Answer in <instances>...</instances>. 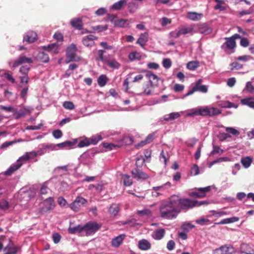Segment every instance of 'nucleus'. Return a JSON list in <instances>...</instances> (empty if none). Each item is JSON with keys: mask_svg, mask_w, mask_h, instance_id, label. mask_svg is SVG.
Segmentation results:
<instances>
[{"mask_svg": "<svg viewBox=\"0 0 254 254\" xmlns=\"http://www.w3.org/2000/svg\"><path fill=\"white\" fill-rule=\"evenodd\" d=\"M177 201L173 195L161 204L159 207L161 217L167 219H173L177 217L179 213V209L177 206Z\"/></svg>", "mask_w": 254, "mask_h": 254, "instance_id": "nucleus-1", "label": "nucleus"}, {"mask_svg": "<svg viewBox=\"0 0 254 254\" xmlns=\"http://www.w3.org/2000/svg\"><path fill=\"white\" fill-rule=\"evenodd\" d=\"M174 199L177 200V206L179 209V213L181 210L189 209L195 207L194 200L189 198H181L178 195H174Z\"/></svg>", "mask_w": 254, "mask_h": 254, "instance_id": "nucleus-2", "label": "nucleus"}, {"mask_svg": "<svg viewBox=\"0 0 254 254\" xmlns=\"http://www.w3.org/2000/svg\"><path fill=\"white\" fill-rule=\"evenodd\" d=\"M226 42L221 46V48L227 54H231L235 52L236 47V41L231 37L225 38Z\"/></svg>", "mask_w": 254, "mask_h": 254, "instance_id": "nucleus-3", "label": "nucleus"}, {"mask_svg": "<svg viewBox=\"0 0 254 254\" xmlns=\"http://www.w3.org/2000/svg\"><path fill=\"white\" fill-rule=\"evenodd\" d=\"M55 206L54 200L52 197L46 199L41 204L40 211L42 213H46L52 210Z\"/></svg>", "mask_w": 254, "mask_h": 254, "instance_id": "nucleus-4", "label": "nucleus"}, {"mask_svg": "<svg viewBox=\"0 0 254 254\" xmlns=\"http://www.w3.org/2000/svg\"><path fill=\"white\" fill-rule=\"evenodd\" d=\"M87 202V200L82 197L77 196L69 205V207L74 212L78 211Z\"/></svg>", "mask_w": 254, "mask_h": 254, "instance_id": "nucleus-5", "label": "nucleus"}, {"mask_svg": "<svg viewBox=\"0 0 254 254\" xmlns=\"http://www.w3.org/2000/svg\"><path fill=\"white\" fill-rule=\"evenodd\" d=\"M202 116H214L221 113V111L217 108L204 106H201Z\"/></svg>", "mask_w": 254, "mask_h": 254, "instance_id": "nucleus-6", "label": "nucleus"}, {"mask_svg": "<svg viewBox=\"0 0 254 254\" xmlns=\"http://www.w3.org/2000/svg\"><path fill=\"white\" fill-rule=\"evenodd\" d=\"M100 228V226L95 222H89L83 226V235H90L95 233Z\"/></svg>", "mask_w": 254, "mask_h": 254, "instance_id": "nucleus-7", "label": "nucleus"}, {"mask_svg": "<svg viewBox=\"0 0 254 254\" xmlns=\"http://www.w3.org/2000/svg\"><path fill=\"white\" fill-rule=\"evenodd\" d=\"M235 249L230 245H225L214 250L215 254H233Z\"/></svg>", "mask_w": 254, "mask_h": 254, "instance_id": "nucleus-8", "label": "nucleus"}, {"mask_svg": "<svg viewBox=\"0 0 254 254\" xmlns=\"http://www.w3.org/2000/svg\"><path fill=\"white\" fill-rule=\"evenodd\" d=\"M33 60L31 58L26 57L24 55H21L18 58L15 60L12 65V67H16L24 64H32Z\"/></svg>", "mask_w": 254, "mask_h": 254, "instance_id": "nucleus-9", "label": "nucleus"}, {"mask_svg": "<svg viewBox=\"0 0 254 254\" xmlns=\"http://www.w3.org/2000/svg\"><path fill=\"white\" fill-rule=\"evenodd\" d=\"M76 52V48L74 44H71L66 49V55L68 60H66L65 63H68L69 62L72 61L75 57V53Z\"/></svg>", "mask_w": 254, "mask_h": 254, "instance_id": "nucleus-10", "label": "nucleus"}, {"mask_svg": "<svg viewBox=\"0 0 254 254\" xmlns=\"http://www.w3.org/2000/svg\"><path fill=\"white\" fill-rule=\"evenodd\" d=\"M211 190V186L198 189L197 192H193L191 193L192 197L202 198L206 196V192Z\"/></svg>", "mask_w": 254, "mask_h": 254, "instance_id": "nucleus-11", "label": "nucleus"}, {"mask_svg": "<svg viewBox=\"0 0 254 254\" xmlns=\"http://www.w3.org/2000/svg\"><path fill=\"white\" fill-rule=\"evenodd\" d=\"M131 174L134 179L138 180H144L148 178V176L146 173L137 169L132 170Z\"/></svg>", "mask_w": 254, "mask_h": 254, "instance_id": "nucleus-12", "label": "nucleus"}, {"mask_svg": "<svg viewBox=\"0 0 254 254\" xmlns=\"http://www.w3.org/2000/svg\"><path fill=\"white\" fill-rule=\"evenodd\" d=\"M167 186L170 187V183L167 182L164 185L153 187V190L152 191V196L154 197H157L160 195H161L162 194V191L165 190V187Z\"/></svg>", "mask_w": 254, "mask_h": 254, "instance_id": "nucleus-13", "label": "nucleus"}, {"mask_svg": "<svg viewBox=\"0 0 254 254\" xmlns=\"http://www.w3.org/2000/svg\"><path fill=\"white\" fill-rule=\"evenodd\" d=\"M203 17L202 13H198L193 11H189L187 13V17L192 21H197L201 20Z\"/></svg>", "mask_w": 254, "mask_h": 254, "instance_id": "nucleus-14", "label": "nucleus"}, {"mask_svg": "<svg viewBox=\"0 0 254 254\" xmlns=\"http://www.w3.org/2000/svg\"><path fill=\"white\" fill-rule=\"evenodd\" d=\"M97 39V38L93 35H88L83 37L82 42L84 46L86 47H91L94 44V40Z\"/></svg>", "mask_w": 254, "mask_h": 254, "instance_id": "nucleus-15", "label": "nucleus"}, {"mask_svg": "<svg viewBox=\"0 0 254 254\" xmlns=\"http://www.w3.org/2000/svg\"><path fill=\"white\" fill-rule=\"evenodd\" d=\"M146 76L149 79L151 86H155L158 84L159 78L156 75L150 71H147L146 74Z\"/></svg>", "mask_w": 254, "mask_h": 254, "instance_id": "nucleus-16", "label": "nucleus"}, {"mask_svg": "<svg viewBox=\"0 0 254 254\" xmlns=\"http://www.w3.org/2000/svg\"><path fill=\"white\" fill-rule=\"evenodd\" d=\"M187 117L190 116H202V109L201 106H199L196 108H194L191 109H189L186 111Z\"/></svg>", "mask_w": 254, "mask_h": 254, "instance_id": "nucleus-17", "label": "nucleus"}, {"mask_svg": "<svg viewBox=\"0 0 254 254\" xmlns=\"http://www.w3.org/2000/svg\"><path fill=\"white\" fill-rule=\"evenodd\" d=\"M37 38V34L34 31L27 32L23 37V41L28 43L34 42Z\"/></svg>", "mask_w": 254, "mask_h": 254, "instance_id": "nucleus-18", "label": "nucleus"}, {"mask_svg": "<svg viewBox=\"0 0 254 254\" xmlns=\"http://www.w3.org/2000/svg\"><path fill=\"white\" fill-rule=\"evenodd\" d=\"M138 248L143 251H147L151 249V243L146 239H142L138 241Z\"/></svg>", "mask_w": 254, "mask_h": 254, "instance_id": "nucleus-19", "label": "nucleus"}, {"mask_svg": "<svg viewBox=\"0 0 254 254\" xmlns=\"http://www.w3.org/2000/svg\"><path fill=\"white\" fill-rule=\"evenodd\" d=\"M126 235L124 234L120 235L114 238L112 241V246L114 248L119 247L125 239Z\"/></svg>", "mask_w": 254, "mask_h": 254, "instance_id": "nucleus-20", "label": "nucleus"}, {"mask_svg": "<svg viewBox=\"0 0 254 254\" xmlns=\"http://www.w3.org/2000/svg\"><path fill=\"white\" fill-rule=\"evenodd\" d=\"M32 109L30 107H24L23 109L17 111L16 114H13L15 115V118L18 119L20 118L24 117L27 114L31 113Z\"/></svg>", "mask_w": 254, "mask_h": 254, "instance_id": "nucleus-21", "label": "nucleus"}, {"mask_svg": "<svg viewBox=\"0 0 254 254\" xmlns=\"http://www.w3.org/2000/svg\"><path fill=\"white\" fill-rule=\"evenodd\" d=\"M241 103L243 105L248 106L250 108L254 109V97L249 96L242 99Z\"/></svg>", "mask_w": 254, "mask_h": 254, "instance_id": "nucleus-22", "label": "nucleus"}, {"mask_svg": "<svg viewBox=\"0 0 254 254\" xmlns=\"http://www.w3.org/2000/svg\"><path fill=\"white\" fill-rule=\"evenodd\" d=\"M165 234V231L164 229H159L154 231L152 235V237L156 240H160L162 239Z\"/></svg>", "mask_w": 254, "mask_h": 254, "instance_id": "nucleus-23", "label": "nucleus"}, {"mask_svg": "<svg viewBox=\"0 0 254 254\" xmlns=\"http://www.w3.org/2000/svg\"><path fill=\"white\" fill-rule=\"evenodd\" d=\"M181 116L180 112H173L169 114L165 115L163 117V120L165 121H172L179 118Z\"/></svg>", "mask_w": 254, "mask_h": 254, "instance_id": "nucleus-24", "label": "nucleus"}, {"mask_svg": "<svg viewBox=\"0 0 254 254\" xmlns=\"http://www.w3.org/2000/svg\"><path fill=\"white\" fill-rule=\"evenodd\" d=\"M148 39V34L147 32L141 34L137 41L136 43L139 44L141 47H144Z\"/></svg>", "mask_w": 254, "mask_h": 254, "instance_id": "nucleus-25", "label": "nucleus"}, {"mask_svg": "<svg viewBox=\"0 0 254 254\" xmlns=\"http://www.w3.org/2000/svg\"><path fill=\"white\" fill-rule=\"evenodd\" d=\"M22 165V163H18L17 162L12 164L6 171L4 172L5 175H10L14 171L18 170Z\"/></svg>", "mask_w": 254, "mask_h": 254, "instance_id": "nucleus-26", "label": "nucleus"}, {"mask_svg": "<svg viewBox=\"0 0 254 254\" xmlns=\"http://www.w3.org/2000/svg\"><path fill=\"white\" fill-rule=\"evenodd\" d=\"M129 24L130 22L128 20L124 19H120L114 22V24L115 26L122 28L128 27Z\"/></svg>", "mask_w": 254, "mask_h": 254, "instance_id": "nucleus-27", "label": "nucleus"}, {"mask_svg": "<svg viewBox=\"0 0 254 254\" xmlns=\"http://www.w3.org/2000/svg\"><path fill=\"white\" fill-rule=\"evenodd\" d=\"M105 63L107 64L109 67L114 69H119L121 67V64L114 58L110 59L108 58Z\"/></svg>", "mask_w": 254, "mask_h": 254, "instance_id": "nucleus-28", "label": "nucleus"}, {"mask_svg": "<svg viewBox=\"0 0 254 254\" xmlns=\"http://www.w3.org/2000/svg\"><path fill=\"white\" fill-rule=\"evenodd\" d=\"M68 232L70 234L79 233L83 235V226L78 225L74 227H69Z\"/></svg>", "mask_w": 254, "mask_h": 254, "instance_id": "nucleus-29", "label": "nucleus"}, {"mask_svg": "<svg viewBox=\"0 0 254 254\" xmlns=\"http://www.w3.org/2000/svg\"><path fill=\"white\" fill-rule=\"evenodd\" d=\"M217 4L214 6L215 9H219L221 11L226 8L227 5L224 0H213Z\"/></svg>", "mask_w": 254, "mask_h": 254, "instance_id": "nucleus-30", "label": "nucleus"}, {"mask_svg": "<svg viewBox=\"0 0 254 254\" xmlns=\"http://www.w3.org/2000/svg\"><path fill=\"white\" fill-rule=\"evenodd\" d=\"M239 220V218L238 217H232L223 219L220 222L215 223L217 225L229 224L237 222Z\"/></svg>", "mask_w": 254, "mask_h": 254, "instance_id": "nucleus-31", "label": "nucleus"}, {"mask_svg": "<svg viewBox=\"0 0 254 254\" xmlns=\"http://www.w3.org/2000/svg\"><path fill=\"white\" fill-rule=\"evenodd\" d=\"M109 212L114 215H116L119 211V205L118 204L113 203L109 208Z\"/></svg>", "mask_w": 254, "mask_h": 254, "instance_id": "nucleus-32", "label": "nucleus"}, {"mask_svg": "<svg viewBox=\"0 0 254 254\" xmlns=\"http://www.w3.org/2000/svg\"><path fill=\"white\" fill-rule=\"evenodd\" d=\"M199 66V63L197 61H193L189 62L187 64L188 69L190 70H194Z\"/></svg>", "mask_w": 254, "mask_h": 254, "instance_id": "nucleus-33", "label": "nucleus"}, {"mask_svg": "<svg viewBox=\"0 0 254 254\" xmlns=\"http://www.w3.org/2000/svg\"><path fill=\"white\" fill-rule=\"evenodd\" d=\"M126 4L125 0H120L119 1L115 3L111 7L113 10H120L122 7Z\"/></svg>", "mask_w": 254, "mask_h": 254, "instance_id": "nucleus-34", "label": "nucleus"}, {"mask_svg": "<svg viewBox=\"0 0 254 254\" xmlns=\"http://www.w3.org/2000/svg\"><path fill=\"white\" fill-rule=\"evenodd\" d=\"M71 24L77 29H80L82 28V21L79 18H74L71 20Z\"/></svg>", "mask_w": 254, "mask_h": 254, "instance_id": "nucleus-35", "label": "nucleus"}, {"mask_svg": "<svg viewBox=\"0 0 254 254\" xmlns=\"http://www.w3.org/2000/svg\"><path fill=\"white\" fill-rule=\"evenodd\" d=\"M122 179L125 186H129L132 185V181L130 176L127 174L123 175Z\"/></svg>", "mask_w": 254, "mask_h": 254, "instance_id": "nucleus-36", "label": "nucleus"}, {"mask_svg": "<svg viewBox=\"0 0 254 254\" xmlns=\"http://www.w3.org/2000/svg\"><path fill=\"white\" fill-rule=\"evenodd\" d=\"M90 144V140L87 137H84L79 140L78 143V147H83L88 146Z\"/></svg>", "mask_w": 254, "mask_h": 254, "instance_id": "nucleus-37", "label": "nucleus"}, {"mask_svg": "<svg viewBox=\"0 0 254 254\" xmlns=\"http://www.w3.org/2000/svg\"><path fill=\"white\" fill-rule=\"evenodd\" d=\"M98 84L99 86L103 87L105 86L107 82V77L106 75L102 74L98 78Z\"/></svg>", "mask_w": 254, "mask_h": 254, "instance_id": "nucleus-38", "label": "nucleus"}, {"mask_svg": "<svg viewBox=\"0 0 254 254\" xmlns=\"http://www.w3.org/2000/svg\"><path fill=\"white\" fill-rule=\"evenodd\" d=\"M252 162V159L250 157L243 158L241 159V163L245 168L249 167Z\"/></svg>", "mask_w": 254, "mask_h": 254, "instance_id": "nucleus-39", "label": "nucleus"}, {"mask_svg": "<svg viewBox=\"0 0 254 254\" xmlns=\"http://www.w3.org/2000/svg\"><path fill=\"white\" fill-rule=\"evenodd\" d=\"M137 213L140 216H146L147 217H151L152 214V211L148 208H145L142 210L138 211Z\"/></svg>", "mask_w": 254, "mask_h": 254, "instance_id": "nucleus-40", "label": "nucleus"}, {"mask_svg": "<svg viewBox=\"0 0 254 254\" xmlns=\"http://www.w3.org/2000/svg\"><path fill=\"white\" fill-rule=\"evenodd\" d=\"M89 139L90 140V144L95 145L99 141L101 140L102 137L101 134H96Z\"/></svg>", "mask_w": 254, "mask_h": 254, "instance_id": "nucleus-41", "label": "nucleus"}, {"mask_svg": "<svg viewBox=\"0 0 254 254\" xmlns=\"http://www.w3.org/2000/svg\"><path fill=\"white\" fill-rule=\"evenodd\" d=\"M225 130L235 136H238L240 134V132L237 129L232 127H225Z\"/></svg>", "mask_w": 254, "mask_h": 254, "instance_id": "nucleus-42", "label": "nucleus"}, {"mask_svg": "<svg viewBox=\"0 0 254 254\" xmlns=\"http://www.w3.org/2000/svg\"><path fill=\"white\" fill-rule=\"evenodd\" d=\"M72 143L71 142L69 141H66L62 143L56 144V146H57L58 150L60 149H63L66 147L70 146L72 145Z\"/></svg>", "mask_w": 254, "mask_h": 254, "instance_id": "nucleus-43", "label": "nucleus"}, {"mask_svg": "<svg viewBox=\"0 0 254 254\" xmlns=\"http://www.w3.org/2000/svg\"><path fill=\"white\" fill-rule=\"evenodd\" d=\"M9 207V204L7 201L2 200L0 201V210L5 211L8 210Z\"/></svg>", "mask_w": 254, "mask_h": 254, "instance_id": "nucleus-44", "label": "nucleus"}, {"mask_svg": "<svg viewBox=\"0 0 254 254\" xmlns=\"http://www.w3.org/2000/svg\"><path fill=\"white\" fill-rule=\"evenodd\" d=\"M128 58L131 61L135 60H139L141 59V56L138 52H132L129 54Z\"/></svg>", "mask_w": 254, "mask_h": 254, "instance_id": "nucleus-45", "label": "nucleus"}, {"mask_svg": "<svg viewBox=\"0 0 254 254\" xmlns=\"http://www.w3.org/2000/svg\"><path fill=\"white\" fill-rule=\"evenodd\" d=\"M58 46L57 44L54 43L51 45H48L46 49H47L49 51H53L54 53H57L58 52Z\"/></svg>", "mask_w": 254, "mask_h": 254, "instance_id": "nucleus-46", "label": "nucleus"}, {"mask_svg": "<svg viewBox=\"0 0 254 254\" xmlns=\"http://www.w3.org/2000/svg\"><path fill=\"white\" fill-rule=\"evenodd\" d=\"M190 174L192 176H196L199 174V169L198 166L196 164H193L190 169Z\"/></svg>", "mask_w": 254, "mask_h": 254, "instance_id": "nucleus-47", "label": "nucleus"}, {"mask_svg": "<svg viewBox=\"0 0 254 254\" xmlns=\"http://www.w3.org/2000/svg\"><path fill=\"white\" fill-rule=\"evenodd\" d=\"M0 109L1 110H4L5 111H6L7 112H10V113H12L13 114H16V113L17 112L16 109H15L12 107H11V106L6 107V106H0Z\"/></svg>", "mask_w": 254, "mask_h": 254, "instance_id": "nucleus-48", "label": "nucleus"}, {"mask_svg": "<svg viewBox=\"0 0 254 254\" xmlns=\"http://www.w3.org/2000/svg\"><path fill=\"white\" fill-rule=\"evenodd\" d=\"M244 90H246L250 93H253L254 92V86L253 85L251 82L249 81L246 83Z\"/></svg>", "mask_w": 254, "mask_h": 254, "instance_id": "nucleus-49", "label": "nucleus"}, {"mask_svg": "<svg viewBox=\"0 0 254 254\" xmlns=\"http://www.w3.org/2000/svg\"><path fill=\"white\" fill-rule=\"evenodd\" d=\"M63 106L67 110H73L75 106L73 103L70 101H64L63 104Z\"/></svg>", "mask_w": 254, "mask_h": 254, "instance_id": "nucleus-50", "label": "nucleus"}, {"mask_svg": "<svg viewBox=\"0 0 254 254\" xmlns=\"http://www.w3.org/2000/svg\"><path fill=\"white\" fill-rule=\"evenodd\" d=\"M195 222L200 225H205L210 222V220L208 218L203 217L196 220Z\"/></svg>", "mask_w": 254, "mask_h": 254, "instance_id": "nucleus-51", "label": "nucleus"}, {"mask_svg": "<svg viewBox=\"0 0 254 254\" xmlns=\"http://www.w3.org/2000/svg\"><path fill=\"white\" fill-rule=\"evenodd\" d=\"M93 30L97 31L98 32H103L108 29L107 25H97L93 27Z\"/></svg>", "mask_w": 254, "mask_h": 254, "instance_id": "nucleus-52", "label": "nucleus"}, {"mask_svg": "<svg viewBox=\"0 0 254 254\" xmlns=\"http://www.w3.org/2000/svg\"><path fill=\"white\" fill-rule=\"evenodd\" d=\"M195 89L203 93H206L208 91L207 86L206 85H195Z\"/></svg>", "mask_w": 254, "mask_h": 254, "instance_id": "nucleus-53", "label": "nucleus"}, {"mask_svg": "<svg viewBox=\"0 0 254 254\" xmlns=\"http://www.w3.org/2000/svg\"><path fill=\"white\" fill-rule=\"evenodd\" d=\"M27 155V156H28L29 159H33L35 157H36L38 155H41L43 152H42L41 151H38L37 152L35 151H31V152H28L26 153Z\"/></svg>", "mask_w": 254, "mask_h": 254, "instance_id": "nucleus-54", "label": "nucleus"}, {"mask_svg": "<svg viewBox=\"0 0 254 254\" xmlns=\"http://www.w3.org/2000/svg\"><path fill=\"white\" fill-rule=\"evenodd\" d=\"M218 105L222 108H231L230 105L231 104V102L226 101H220L217 103Z\"/></svg>", "mask_w": 254, "mask_h": 254, "instance_id": "nucleus-55", "label": "nucleus"}, {"mask_svg": "<svg viewBox=\"0 0 254 254\" xmlns=\"http://www.w3.org/2000/svg\"><path fill=\"white\" fill-rule=\"evenodd\" d=\"M231 70L239 69L243 67V65L238 62H235L231 64Z\"/></svg>", "mask_w": 254, "mask_h": 254, "instance_id": "nucleus-56", "label": "nucleus"}, {"mask_svg": "<svg viewBox=\"0 0 254 254\" xmlns=\"http://www.w3.org/2000/svg\"><path fill=\"white\" fill-rule=\"evenodd\" d=\"M181 35H185L189 33H192L193 28L191 27L183 28L180 29Z\"/></svg>", "mask_w": 254, "mask_h": 254, "instance_id": "nucleus-57", "label": "nucleus"}, {"mask_svg": "<svg viewBox=\"0 0 254 254\" xmlns=\"http://www.w3.org/2000/svg\"><path fill=\"white\" fill-rule=\"evenodd\" d=\"M103 146L109 150H112L114 149H116L118 147V146L116 145H115L114 144L108 143V142H105L103 143Z\"/></svg>", "mask_w": 254, "mask_h": 254, "instance_id": "nucleus-58", "label": "nucleus"}, {"mask_svg": "<svg viewBox=\"0 0 254 254\" xmlns=\"http://www.w3.org/2000/svg\"><path fill=\"white\" fill-rule=\"evenodd\" d=\"M250 42L249 40L245 37L241 38L240 41V45L243 47H247L249 45Z\"/></svg>", "mask_w": 254, "mask_h": 254, "instance_id": "nucleus-59", "label": "nucleus"}, {"mask_svg": "<svg viewBox=\"0 0 254 254\" xmlns=\"http://www.w3.org/2000/svg\"><path fill=\"white\" fill-rule=\"evenodd\" d=\"M53 37L59 42H62L64 40L63 35L61 33L59 32H56L54 35Z\"/></svg>", "mask_w": 254, "mask_h": 254, "instance_id": "nucleus-60", "label": "nucleus"}, {"mask_svg": "<svg viewBox=\"0 0 254 254\" xmlns=\"http://www.w3.org/2000/svg\"><path fill=\"white\" fill-rule=\"evenodd\" d=\"M223 150L217 146H214L212 151L211 152V154H221Z\"/></svg>", "mask_w": 254, "mask_h": 254, "instance_id": "nucleus-61", "label": "nucleus"}, {"mask_svg": "<svg viewBox=\"0 0 254 254\" xmlns=\"http://www.w3.org/2000/svg\"><path fill=\"white\" fill-rule=\"evenodd\" d=\"M105 53V51L102 50H100L98 51V54L99 56V59L102 61V62H105L106 61V60L108 59V58H104V54Z\"/></svg>", "mask_w": 254, "mask_h": 254, "instance_id": "nucleus-62", "label": "nucleus"}, {"mask_svg": "<svg viewBox=\"0 0 254 254\" xmlns=\"http://www.w3.org/2000/svg\"><path fill=\"white\" fill-rule=\"evenodd\" d=\"M53 135L55 138H60L63 136V133L60 129H56L53 131Z\"/></svg>", "mask_w": 254, "mask_h": 254, "instance_id": "nucleus-63", "label": "nucleus"}, {"mask_svg": "<svg viewBox=\"0 0 254 254\" xmlns=\"http://www.w3.org/2000/svg\"><path fill=\"white\" fill-rule=\"evenodd\" d=\"M171 64L172 63L169 59H165L163 61V66L166 68H169L171 66Z\"/></svg>", "mask_w": 254, "mask_h": 254, "instance_id": "nucleus-64", "label": "nucleus"}]
</instances>
